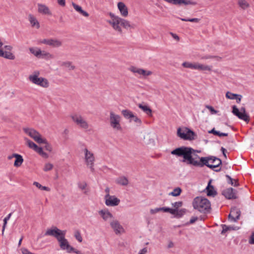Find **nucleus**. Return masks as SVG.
Instances as JSON below:
<instances>
[{"label":"nucleus","mask_w":254,"mask_h":254,"mask_svg":"<svg viewBox=\"0 0 254 254\" xmlns=\"http://www.w3.org/2000/svg\"><path fill=\"white\" fill-rule=\"evenodd\" d=\"M198 152L200 151L191 147L182 146L172 150L171 153L178 157H183V162L188 165L200 167L205 165L216 172L220 171L219 166L222 161L220 159L213 156L200 158L196 154Z\"/></svg>","instance_id":"nucleus-1"},{"label":"nucleus","mask_w":254,"mask_h":254,"mask_svg":"<svg viewBox=\"0 0 254 254\" xmlns=\"http://www.w3.org/2000/svg\"><path fill=\"white\" fill-rule=\"evenodd\" d=\"M66 231L59 229L56 226H53L48 229L45 233V236H50L55 237L59 244L60 249L65 251L67 253L70 254L71 250L73 249L68 241L65 238Z\"/></svg>","instance_id":"nucleus-2"},{"label":"nucleus","mask_w":254,"mask_h":254,"mask_svg":"<svg viewBox=\"0 0 254 254\" xmlns=\"http://www.w3.org/2000/svg\"><path fill=\"white\" fill-rule=\"evenodd\" d=\"M29 81L32 84L42 88H48L50 86L49 80L44 77L40 76L39 70H35L28 77Z\"/></svg>","instance_id":"nucleus-3"},{"label":"nucleus","mask_w":254,"mask_h":254,"mask_svg":"<svg viewBox=\"0 0 254 254\" xmlns=\"http://www.w3.org/2000/svg\"><path fill=\"white\" fill-rule=\"evenodd\" d=\"M122 27L128 30L134 28L133 25L130 22L121 17L112 15V27L119 33H122Z\"/></svg>","instance_id":"nucleus-4"},{"label":"nucleus","mask_w":254,"mask_h":254,"mask_svg":"<svg viewBox=\"0 0 254 254\" xmlns=\"http://www.w3.org/2000/svg\"><path fill=\"white\" fill-rule=\"evenodd\" d=\"M192 206L194 209L204 213L210 212L211 209L210 201L207 198L201 196H197L193 199Z\"/></svg>","instance_id":"nucleus-5"},{"label":"nucleus","mask_w":254,"mask_h":254,"mask_svg":"<svg viewBox=\"0 0 254 254\" xmlns=\"http://www.w3.org/2000/svg\"><path fill=\"white\" fill-rule=\"evenodd\" d=\"M182 65L185 68L201 71L211 72L213 68L211 65L203 64L198 62H185L182 63Z\"/></svg>","instance_id":"nucleus-6"},{"label":"nucleus","mask_w":254,"mask_h":254,"mask_svg":"<svg viewBox=\"0 0 254 254\" xmlns=\"http://www.w3.org/2000/svg\"><path fill=\"white\" fill-rule=\"evenodd\" d=\"M24 132L39 144H47V140L43 138L40 133L32 128H24Z\"/></svg>","instance_id":"nucleus-7"},{"label":"nucleus","mask_w":254,"mask_h":254,"mask_svg":"<svg viewBox=\"0 0 254 254\" xmlns=\"http://www.w3.org/2000/svg\"><path fill=\"white\" fill-rule=\"evenodd\" d=\"M177 134L182 139L190 140L194 139L195 135L193 131L188 128H179L177 130Z\"/></svg>","instance_id":"nucleus-8"},{"label":"nucleus","mask_w":254,"mask_h":254,"mask_svg":"<svg viewBox=\"0 0 254 254\" xmlns=\"http://www.w3.org/2000/svg\"><path fill=\"white\" fill-rule=\"evenodd\" d=\"M128 70L135 75H139L140 77L142 78H146L147 76H150L153 73L150 70L137 67L135 66H130L128 68Z\"/></svg>","instance_id":"nucleus-9"},{"label":"nucleus","mask_w":254,"mask_h":254,"mask_svg":"<svg viewBox=\"0 0 254 254\" xmlns=\"http://www.w3.org/2000/svg\"><path fill=\"white\" fill-rule=\"evenodd\" d=\"M83 152L86 164L92 171L94 170L93 166L95 161L94 155L91 151L88 150L87 148H84Z\"/></svg>","instance_id":"nucleus-10"},{"label":"nucleus","mask_w":254,"mask_h":254,"mask_svg":"<svg viewBox=\"0 0 254 254\" xmlns=\"http://www.w3.org/2000/svg\"><path fill=\"white\" fill-rule=\"evenodd\" d=\"M40 43L55 48L61 47L63 44V41L61 40L56 38L43 39L40 41Z\"/></svg>","instance_id":"nucleus-11"},{"label":"nucleus","mask_w":254,"mask_h":254,"mask_svg":"<svg viewBox=\"0 0 254 254\" xmlns=\"http://www.w3.org/2000/svg\"><path fill=\"white\" fill-rule=\"evenodd\" d=\"M117 8L120 15L123 17H127L129 14V9L126 4L123 1H119L117 3Z\"/></svg>","instance_id":"nucleus-12"},{"label":"nucleus","mask_w":254,"mask_h":254,"mask_svg":"<svg viewBox=\"0 0 254 254\" xmlns=\"http://www.w3.org/2000/svg\"><path fill=\"white\" fill-rule=\"evenodd\" d=\"M72 120L79 126L83 128L86 129L88 125L86 121L80 116L75 115L71 116Z\"/></svg>","instance_id":"nucleus-13"},{"label":"nucleus","mask_w":254,"mask_h":254,"mask_svg":"<svg viewBox=\"0 0 254 254\" xmlns=\"http://www.w3.org/2000/svg\"><path fill=\"white\" fill-rule=\"evenodd\" d=\"M112 229L118 235H122L125 232V229L117 220L112 221Z\"/></svg>","instance_id":"nucleus-14"},{"label":"nucleus","mask_w":254,"mask_h":254,"mask_svg":"<svg viewBox=\"0 0 254 254\" xmlns=\"http://www.w3.org/2000/svg\"><path fill=\"white\" fill-rule=\"evenodd\" d=\"M241 214L240 210L236 208H233L231 210L230 213L229 215V220L231 222H235L240 218Z\"/></svg>","instance_id":"nucleus-15"},{"label":"nucleus","mask_w":254,"mask_h":254,"mask_svg":"<svg viewBox=\"0 0 254 254\" xmlns=\"http://www.w3.org/2000/svg\"><path fill=\"white\" fill-rule=\"evenodd\" d=\"M28 20L31 27L36 29H39L40 28V22L37 17L34 14H29L28 15Z\"/></svg>","instance_id":"nucleus-16"},{"label":"nucleus","mask_w":254,"mask_h":254,"mask_svg":"<svg viewBox=\"0 0 254 254\" xmlns=\"http://www.w3.org/2000/svg\"><path fill=\"white\" fill-rule=\"evenodd\" d=\"M226 99L230 100H236L237 103H240L243 96L241 94H235L230 91H227L225 94Z\"/></svg>","instance_id":"nucleus-17"},{"label":"nucleus","mask_w":254,"mask_h":254,"mask_svg":"<svg viewBox=\"0 0 254 254\" xmlns=\"http://www.w3.org/2000/svg\"><path fill=\"white\" fill-rule=\"evenodd\" d=\"M38 12L42 14L51 15L52 12L49 7L44 4L38 3L37 4Z\"/></svg>","instance_id":"nucleus-18"},{"label":"nucleus","mask_w":254,"mask_h":254,"mask_svg":"<svg viewBox=\"0 0 254 254\" xmlns=\"http://www.w3.org/2000/svg\"><path fill=\"white\" fill-rule=\"evenodd\" d=\"M124 116L125 118L128 119L129 122H134L137 125H139L141 124V120L136 116H134L132 112H123Z\"/></svg>","instance_id":"nucleus-19"},{"label":"nucleus","mask_w":254,"mask_h":254,"mask_svg":"<svg viewBox=\"0 0 254 254\" xmlns=\"http://www.w3.org/2000/svg\"><path fill=\"white\" fill-rule=\"evenodd\" d=\"M60 65L68 71H73L76 69L75 65L71 61H64L60 63Z\"/></svg>","instance_id":"nucleus-20"},{"label":"nucleus","mask_w":254,"mask_h":254,"mask_svg":"<svg viewBox=\"0 0 254 254\" xmlns=\"http://www.w3.org/2000/svg\"><path fill=\"white\" fill-rule=\"evenodd\" d=\"M222 194L228 199H235L237 198L235 190L232 188L224 190L222 191Z\"/></svg>","instance_id":"nucleus-21"},{"label":"nucleus","mask_w":254,"mask_h":254,"mask_svg":"<svg viewBox=\"0 0 254 254\" xmlns=\"http://www.w3.org/2000/svg\"><path fill=\"white\" fill-rule=\"evenodd\" d=\"M98 213L104 221H109L111 218V214L110 211L106 208L99 210Z\"/></svg>","instance_id":"nucleus-22"},{"label":"nucleus","mask_w":254,"mask_h":254,"mask_svg":"<svg viewBox=\"0 0 254 254\" xmlns=\"http://www.w3.org/2000/svg\"><path fill=\"white\" fill-rule=\"evenodd\" d=\"M166 211H168V212L170 213L175 215L176 217L180 218L183 216L186 213L187 210L185 208L177 209L169 208V209H167Z\"/></svg>","instance_id":"nucleus-23"},{"label":"nucleus","mask_w":254,"mask_h":254,"mask_svg":"<svg viewBox=\"0 0 254 254\" xmlns=\"http://www.w3.org/2000/svg\"><path fill=\"white\" fill-rule=\"evenodd\" d=\"M239 119L248 123L250 120V117L248 112H233Z\"/></svg>","instance_id":"nucleus-24"},{"label":"nucleus","mask_w":254,"mask_h":254,"mask_svg":"<svg viewBox=\"0 0 254 254\" xmlns=\"http://www.w3.org/2000/svg\"><path fill=\"white\" fill-rule=\"evenodd\" d=\"M115 182L118 185L126 186L128 184V180L126 177L121 176L116 179Z\"/></svg>","instance_id":"nucleus-25"},{"label":"nucleus","mask_w":254,"mask_h":254,"mask_svg":"<svg viewBox=\"0 0 254 254\" xmlns=\"http://www.w3.org/2000/svg\"><path fill=\"white\" fill-rule=\"evenodd\" d=\"M54 58V56L49 52L41 51L39 59H43L45 60H50Z\"/></svg>","instance_id":"nucleus-26"},{"label":"nucleus","mask_w":254,"mask_h":254,"mask_svg":"<svg viewBox=\"0 0 254 254\" xmlns=\"http://www.w3.org/2000/svg\"><path fill=\"white\" fill-rule=\"evenodd\" d=\"M206 193L208 196H214L217 192L215 190L213 186L211 185V181H209L208 184L206 188Z\"/></svg>","instance_id":"nucleus-27"},{"label":"nucleus","mask_w":254,"mask_h":254,"mask_svg":"<svg viewBox=\"0 0 254 254\" xmlns=\"http://www.w3.org/2000/svg\"><path fill=\"white\" fill-rule=\"evenodd\" d=\"M13 156H14V158H15L14 166L16 167H20L23 162L22 156L21 155L16 153H13Z\"/></svg>","instance_id":"nucleus-28"},{"label":"nucleus","mask_w":254,"mask_h":254,"mask_svg":"<svg viewBox=\"0 0 254 254\" xmlns=\"http://www.w3.org/2000/svg\"><path fill=\"white\" fill-rule=\"evenodd\" d=\"M237 3L239 7L243 10H246L250 7V4L247 0H238Z\"/></svg>","instance_id":"nucleus-29"},{"label":"nucleus","mask_w":254,"mask_h":254,"mask_svg":"<svg viewBox=\"0 0 254 254\" xmlns=\"http://www.w3.org/2000/svg\"><path fill=\"white\" fill-rule=\"evenodd\" d=\"M72 5L73 6V8L77 12H79L80 14H81L83 16L86 17L89 16V14L86 11L83 10L82 9L81 7L79 5L75 4L74 2L72 3Z\"/></svg>","instance_id":"nucleus-30"},{"label":"nucleus","mask_w":254,"mask_h":254,"mask_svg":"<svg viewBox=\"0 0 254 254\" xmlns=\"http://www.w3.org/2000/svg\"><path fill=\"white\" fill-rule=\"evenodd\" d=\"M221 227L222 228V230L221 232L222 234H223L229 231L237 230L239 229V227H238L233 226H227L225 224H222L221 225Z\"/></svg>","instance_id":"nucleus-31"},{"label":"nucleus","mask_w":254,"mask_h":254,"mask_svg":"<svg viewBox=\"0 0 254 254\" xmlns=\"http://www.w3.org/2000/svg\"><path fill=\"white\" fill-rule=\"evenodd\" d=\"M29 50L34 56L39 58L42 51L40 48L37 47H30Z\"/></svg>","instance_id":"nucleus-32"},{"label":"nucleus","mask_w":254,"mask_h":254,"mask_svg":"<svg viewBox=\"0 0 254 254\" xmlns=\"http://www.w3.org/2000/svg\"><path fill=\"white\" fill-rule=\"evenodd\" d=\"M168 209H169V207H157L153 209H151L150 210V213L151 214H155L161 211H163L164 212H168V211H166V210Z\"/></svg>","instance_id":"nucleus-33"},{"label":"nucleus","mask_w":254,"mask_h":254,"mask_svg":"<svg viewBox=\"0 0 254 254\" xmlns=\"http://www.w3.org/2000/svg\"><path fill=\"white\" fill-rule=\"evenodd\" d=\"M112 127L119 130L121 129L120 125H119V118H117L112 114Z\"/></svg>","instance_id":"nucleus-34"},{"label":"nucleus","mask_w":254,"mask_h":254,"mask_svg":"<svg viewBox=\"0 0 254 254\" xmlns=\"http://www.w3.org/2000/svg\"><path fill=\"white\" fill-rule=\"evenodd\" d=\"M107 194L105 196V204L107 206H111V196L109 194L110 189L107 188L106 189Z\"/></svg>","instance_id":"nucleus-35"},{"label":"nucleus","mask_w":254,"mask_h":254,"mask_svg":"<svg viewBox=\"0 0 254 254\" xmlns=\"http://www.w3.org/2000/svg\"><path fill=\"white\" fill-rule=\"evenodd\" d=\"M24 140L26 141L27 144L28 146L31 149H33L34 151L37 149L38 147L35 143L28 139L27 138H25Z\"/></svg>","instance_id":"nucleus-36"},{"label":"nucleus","mask_w":254,"mask_h":254,"mask_svg":"<svg viewBox=\"0 0 254 254\" xmlns=\"http://www.w3.org/2000/svg\"><path fill=\"white\" fill-rule=\"evenodd\" d=\"M226 177L227 179V182L231 184L232 186H234L235 187L237 186L238 185V183L237 180L233 179L229 175H226Z\"/></svg>","instance_id":"nucleus-37"},{"label":"nucleus","mask_w":254,"mask_h":254,"mask_svg":"<svg viewBox=\"0 0 254 254\" xmlns=\"http://www.w3.org/2000/svg\"><path fill=\"white\" fill-rule=\"evenodd\" d=\"M182 192V189L179 188H176L173 190L169 193L170 195H172L173 196H178L180 195Z\"/></svg>","instance_id":"nucleus-38"},{"label":"nucleus","mask_w":254,"mask_h":254,"mask_svg":"<svg viewBox=\"0 0 254 254\" xmlns=\"http://www.w3.org/2000/svg\"><path fill=\"white\" fill-rule=\"evenodd\" d=\"M78 188L81 190L84 191V193H86L87 184L85 182H79L77 183Z\"/></svg>","instance_id":"nucleus-39"},{"label":"nucleus","mask_w":254,"mask_h":254,"mask_svg":"<svg viewBox=\"0 0 254 254\" xmlns=\"http://www.w3.org/2000/svg\"><path fill=\"white\" fill-rule=\"evenodd\" d=\"M209 133H213L214 135L219 136L220 137L228 136V133L220 132V131L216 130L215 128L212 129L210 131H209Z\"/></svg>","instance_id":"nucleus-40"},{"label":"nucleus","mask_w":254,"mask_h":254,"mask_svg":"<svg viewBox=\"0 0 254 254\" xmlns=\"http://www.w3.org/2000/svg\"><path fill=\"white\" fill-rule=\"evenodd\" d=\"M33 185L41 190H46L48 191L50 190V188L45 186H43L37 182H34L33 183Z\"/></svg>","instance_id":"nucleus-41"},{"label":"nucleus","mask_w":254,"mask_h":254,"mask_svg":"<svg viewBox=\"0 0 254 254\" xmlns=\"http://www.w3.org/2000/svg\"><path fill=\"white\" fill-rule=\"evenodd\" d=\"M215 59L217 61H220L221 58L218 56H214L211 55H205L204 56H203L201 58V60H208V59Z\"/></svg>","instance_id":"nucleus-42"},{"label":"nucleus","mask_w":254,"mask_h":254,"mask_svg":"<svg viewBox=\"0 0 254 254\" xmlns=\"http://www.w3.org/2000/svg\"><path fill=\"white\" fill-rule=\"evenodd\" d=\"M11 213H9L6 217L4 218L3 219V225L2 226V233L3 234L6 225L7 224V221L9 220L10 219L11 216Z\"/></svg>","instance_id":"nucleus-43"},{"label":"nucleus","mask_w":254,"mask_h":254,"mask_svg":"<svg viewBox=\"0 0 254 254\" xmlns=\"http://www.w3.org/2000/svg\"><path fill=\"white\" fill-rule=\"evenodd\" d=\"M35 151L38 153L40 155H42L43 157H48L47 154L43 151L42 148L41 147L38 146Z\"/></svg>","instance_id":"nucleus-44"},{"label":"nucleus","mask_w":254,"mask_h":254,"mask_svg":"<svg viewBox=\"0 0 254 254\" xmlns=\"http://www.w3.org/2000/svg\"><path fill=\"white\" fill-rule=\"evenodd\" d=\"M139 108L144 111H151L148 105L144 103L140 104L139 105Z\"/></svg>","instance_id":"nucleus-45"},{"label":"nucleus","mask_w":254,"mask_h":254,"mask_svg":"<svg viewBox=\"0 0 254 254\" xmlns=\"http://www.w3.org/2000/svg\"><path fill=\"white\" fill-rule=\"evenodd\" d=\"M53 168V165L50 163H47L45 164L43 170L45 172L51 170Z\"/></svg>","instance_id":"nucleus-46"},{"label":"nucleus","mask_w":254,"mask_h":254,"mask_svg":"<svg viewBox=\"0 0 254 254\" xmlns=\"http://www.w3.org/2000/svg\"><path fill=\"white\" fill-rule=\"evenodd\" d=\"M75 239L79 242H81L82 241V238L81 236L80 233L78 231H76L74 233V235Z\"/></svg>","instance_id":"nucleus-47"},{"label":"nucleus","mask_w":254,"mask_h":254,"mask_svg":"<svg viewBox=\"0 0 254 254\" xmlns=\"http://www.w3.org/2000/svg\"><path fill=\"white\" fill-rule=\"evenodd\" d=\"M120 202V200L115 196H112V206H117Z\"/></svg>","instance_id":"nucleus-48"},{"label":"nucleus","mask_w":254,"mask_h":254,"mask_svg":"<svg viewBox=\"0 0 254 254\" xmlns=\"http://www.w3.org/2000/svg\"><path fill=\"white\" fill-rule=\"evenodd\" d=\"M172 206L174 207V209H177L181 207L183 205L182 201H177L172 204Z\"/></svg>","instance_id":"nucleus-49"},{"label":"nucleus","mask_w":254,"mask_h":254,"mask_svg":"<svg viewBox=\"0 0 254 254\" xmlns=\"http://www.w3.org/2000/svg\"><path fill=\"white\" fill-rule=\"evenodd\" d=\"M148 252L147 248L145 247L140 250L138 254H146Z\"/></svg>","instance_id":"nucleus-50"},{"label":"nucleus","mask_w":254,"mask_h":254,"mask_svg":"<svg viewBox=\"0 0 254 254\" xmlns=\"http://www.w3.org/2000/svg\"><path fill=\"white\" fill-rule=\"evenodd\" d=\"M75 253L76 254H83L82 253L81 251H78V250L75 249L73 247V249L71 250L70 251V253Z\"/></svg>","instance_id":"nucleus-51"},{"label":"nucleus","mask_w":254,"mask_h":254,"mask_svg":"<svg viewBox=\"0 0 254 254\" xmlns=\"http://www.w3.org/2000/svg\"><path fill=\"white\" fill-rule=\"evenodd\" d=\"M170 34L172 37L177 41L180 40L179 37L177 34L173 33H171Z\"/></svg>","instance_id":"nucleus-52"},{"label":"nucleus","mask_w":254,"mask_h":254,"mask_svg":"<svg viewBox=\"0 0 254 254\" xmlns=\"http://www.w3.org/2000/svg\"><path fill=\"white\" fill-rule=\"evenodd\" d=\"M249 243L251 244H254V232H253L251 236Z\"/></svg>","instance_id":"nucleus-53"},{"label":"nucleus","mask_w":254,"mask_h":254,"mask_svg":"<svg viewBox=\"0 0 254 254\" xmlns=\"http://www.w3.org/2000/svg\"><path fill=\"white\" fill-rule=\"evenodd\" d=\"M59 4L62 6H64L65 4V0H57Z\"/></svg>","instance_id":"nucleus-54"},{"label":"nucleus","mask_w":254,"mask_h":254,"mask_svg":"<svg viewBox=\"0 0 254 254\" xmlns=\"http://www.w3.org/2000/svg\"><path fill=\"white\" fill-rule=\"evenodd\" d=\"M188 21L192 22H198L199 21V19L198 18H190L188 19Z\"/></svg>","instance_id":"nucleus-55"},{"label":"nucleus","mask_w":254,"mask_h":254,"mask_svg":"<svg viewBox=\"0 0 254 254\" xmlns=\"http://www.w3.org/2000/svg\"><path fill=\"white\" fill-rule=\"evenodd\" d=\"M22 254H32V253L29 252L27 249H23V250H22Z\"/></svg>","instance_id":"nucleus-56"},{"label":"nucleus","mask_w":254,"mask_h":254,"mask_svg":"<svg viewBox=\"0 0 254 254\" xmlns=\"http://www.w3.org/2000/svg\"><path fill=\"white\" fill-rule=\"evenodd\" d=\"M197 220V217H192L190 220V224H192V223H194Z\"/></svg>","instance_id":"nucleus-57"},{"label":"nucleus","mask_w":254,"mask_h":254,"mask_svg":"<svg viewBox=\"0 0 254 254\" xmlns=\"http://www.w3.org/2000/svg\"><path fill=\"white\" fill-rule=\"evenodd\" d=\"M174 246V244L173 242L170 241L168 245V248H172Z\"/></svg>","instance_id":"nucleus-58"},{"label":"nucleus","mask_w":254,"mask_h":254,"mask_svg":"<svg viewBox=\"0 0 254 254\" xmlns=\"http://www.w3.org/2000/svg\"><path fill=\"white\" fill-rule=\"evenodd\" d=\"M206 108L209 110L210 111H211V112H213V111H215L214 109L211 106H207L206 107Z\"/></svg>","instance_id":"nucleus-59"},{"label":"nucleus","mask_w":254,"mask_h":254,"mask_svg":"<svg viewBox=\"0 0 254 254\" xmlns=\"http://www.w3.org/2000/svg\"><path fill=\"white\" fill-rule=\"evenodd\" d=\"M232 109H233L232 111H239V109H238V108L237 107V106H235V105H234V106L232 107Z\"/></svg>","instance_id":"nucleus-60"},{"label":"nucleus","mask_w":254,"mask_h":254,"mask_svg":"<svg viewBox=\"0 0 254 254\" xmlns=\"http://www.w3.org/2000/svg\"><path fill=\"white\" fill-rule=\"evenodd\" d=\"M68 132H69L68 130L67 129L65 128L64 129L63 133L65 135H67Z\"/></svg>","instance_id":"nucleus-61"},{"label":"nucleus","mask_w":254,"mask_h":254,"mask_svg":"<svg viewBox=\"0 0 254 254\" xmlns=\"http://www.w3.org/2000/svg\"><path fill=\"white\" fill-rule=\"evenodd\" d=\"M46 149L47 150L49 151H51L52 150V148L50 146H49V145H48L47 146H46Z\"/></svg>","instance_id":"nucleus-62"},{"label":"nucleus","mask_w":254,"mask_h":254,"mask_svg":"<svg viewBox=\"0 0 254 254\" xmlns=\"http://www.w3.org/2000/svg\"><path fill=\"white\" fill-rule=\"evenodd\" d=\"M7 158H8V159H9V160H11L13 158H14V156H13V154H12L11 155L8 156Z\"/></svg>","instance_id":"nucleus-63"},{"label":"nucleus","mask_w":254,"mask_h":254,"mask_svg":"<svg viewBox=\"0 0 254 254\" xmlns=\"http://www.w3.org/2000/svg\"><path fill=\"white\" fill-rule=\"evenodd\" d=\"M221 150L223 153L226 151V149L225 148H224L223 147L221 148Z\"/></svg>","instance_id":"nucleus-64"}]
</instances>
